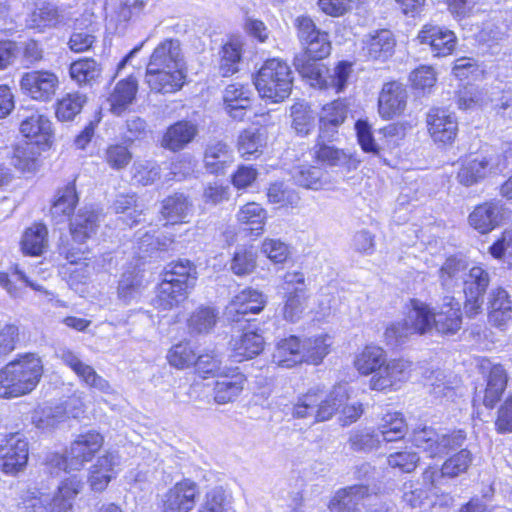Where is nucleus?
Here are the masks:
<instances>
[{"instance_id":"nucleus-28","label":"nucleus","mask_w":512,"mask_h":512,"mask_svg":"<svg viewBox=\"0 0 512 512\" xmlns=\"http://www.w3.org/2000/svg\"><path fill=\"white\" fill-rule=\"evenodd\" d=\"M105 453L98 457L91 467L88 478L90 487L95 492H102L113 477V469L118 465L117 450H103Z\"/></svg>"},{"instance_id":"nucleus-57","label":"nucleus","mask_w":512,"mask_h":512,"mask_svg":"<svg viewBox=\"0 0 512 512\" xmlns=\"http://www.w3.org/2000/svg\"><path fill=\"white\" fill-rule=\"evenodd\" d=\"M413 335L416 334L406 318L388 325L384 333L387 344L391 346H399L408 341Z\"/></svg>"},{"instance_id":"nucleus-16","label":"nucleus","mask_w":512,"mask_h":512,"mask_svg":"<svg viewBox=\"0 0 512 512\" xmlns=\"http://www.w3.org/2000/svg\"><path fill=\"white\" fill-rule=\"evenodd\" d=\"M470 462V450H459L444 462L440 470L427 469L423 473V478L425 481H430L434 494L439 496V485L443 484L445 478H453L466 471Z\"/></svg>"},{"instance_id":"nucleus-44","label":"nucleus","mask_w":512,"mask_h":512,"mask_svg":"<svg viewBox=\"0 0 512 512\" xmlns=\"http://www.w3.org/2000/svg\"><path fill=\"white\" fill-rule=\"evenodd\" d=\"M266 219V210L255 202L245 204L237 213L238 222L256 235L263 232Z\"/></svg>"},{"instance_id":"nucleus-33","label":"nucleus","mask_w":512,"mask_h":512,"mask_svg":"<svg viewBox=\"0 0 512 512\" xmlns=\"http://www.w3.org/2000/svg\"><path fill=\"white\" fill-rule=\"evenodd\" d=\"M468 271L467 261L458 256L448 257L439 270V281L443 289L450 291L463 284Z\"/></svg>"},{"instance_id":"nucleus-64","label":"nucleus","mask_w":512,"mask_h":512,"mask_svg":"<svg viewBox=\"0 0 512 512\" xmlns=\"http://www.w3.org/2000/svg\"><path fill=\"white\" fill-rule=\"evenodd\" d=\"M198 512H235L225 505V493L221 488H214L207 492L205 501Z\"/></svg>"},{"instance_id":"nucleus-12","label":"nucleus","mask_w":512,"mask_h":512,"mask_svg":"<svg viewBox=\"0 0 512 512\" xmlns=\"http://www.w3.org/2000/svg\"><path fill=\"white\" fill-rule=\"evenodd\" d=\"M428 132L435 143L452 144L457 136L458 122L454 114L440 108H433L427 113Z\"/></svg>"},{"instance_id":"nucleus-45","label":"nucleus","mask_w":512,"mask_h":512,"mask_svg":"<svg viewBox=\"0 0 512 512\" xmlns=\"http://www.w3.org/2000/svg\"><path fill=\"white\" fill-rule=\"evenodd\" d=\"M56 357L77 376L81 384L94 371V367L84 362L81 354L70 347H59L56 350Z\"/></svg>"},{"instance_id":"nucleus-11","label":"nucleus","mask_w":512,"mask_h":512,"mask_svg":"<svg viewBox=\"0 0 512 512\" xmlns=\"http://www.w3.org/2000/svg\"><path fill=\"white\" fill-rule=\"evenodd\" d=\"M412 363L404 359L386 361L370 379V388L376 391L397 390L411 373Z\"/></svg>"},{"instance_id":"nucleus-49","label":"nucleus","mask_w":512,"mask_h":512,"mask_svg":"<svg viewBox=\"0 0 512 512\" xmlns=\"http://www.w3.org/2000/svg\"><path fill=\"white\" fill-rule=\"evenodd\" d=\"M306 299V289L303 287L289 291L282 309L283 318L292 323L298 322L305 310Z\"/></svg>"},{"instance_id":"nucleus-19","label":"nucleus","mask_w":512,"mask_h":512,"mask_svg":"<svg viewBox=\"0 0 512 512\" xmlns=\"http://www.w3.org/2000/svg\"><path fill=\"white\" fill-rule=\"evenodd\" d=\"M422 44H428L434 56L444 57L450 55L456 46V36L453 31L442 27L427 24L418 34Z\"/></svg>"},{"instance_id":"nucleus-61","label":"nucleus","mask_w":512,"mask_h":512,"mask_svg":"<svg viewBox=\"0 0 512 512\" xmlns=\"http://www.w3.org/2000/svg\"><path fill=\"white\" fill-rule=\"evenodd\" d=\"M114 210L116 213H127L129 210H132L127 215V218L124 220L127 225L130 227L141 222L140 216L142 215V209H139L136 204L135 195H120L114 202Z\"/></svg>"},{"instance_id":"nucleus-3","label":"nucleus","mask_w":512,"mask_h":512,"mask_svg":"<svg viewBox=\"0 0 512 512\" xmlns=\"http://www.w3.org/2000/svg\"><path fill=\"white\" fill-rule=\"evenodd\" d=\"M43 374L40 358L28 354L0 370V397L15 398L30 393Z\"/></svg>"},{"instance_id":"nucleus-30","label":"nucleus","mask_w":512,"mask_h":512,"mask_svg":"<svg viewBox=\"0 0 512 512\" xmlns=\"http://www.w3.org/2000/svg\"><path fill=\"white\" fill-rule=\"evenodd\" d=\"M252 92L248 87L235 83L228 85L223 93L226 112L234 119L242 120L245 110L251 105Z\"/></svg>"},{"instance_id":"nucleus-60","label":"nucleus","mask_w":512,"mask_h":512,"mask_svg":"<svg viewBox=\"0 0 512 512\" xmlns=\"http://www.w3.org/2000/svg\"><path fill=\"white\" fill-rule=\"evenodd\" d=\"M292 127L302 136L309 134L313 128V116L305 104L296 103L291 107Z\"/></svg>"},{"instance_id":"nucleus-59","label":"nucleus","mask_w":512,"mask_h":512,"mask_svg":"<svg viewBox=\"0 0 512 512\" xmlns=\"http://www.w3.org/2000/svg\"><path fill=\"white\" fill-rule=\"evenodd\" d=\"M132 153L122 144L110 145L104 154L105 162L114 170L126 168L132 160Z\"/></svg>"},{"instance_id":"nucleus-22","label":"nucleus","mask_w":512,"mask_h":512,"mask_svg":"<svg viewBox=\"0 0 512 512\" xmlns=\"http://www.w3.org/2000/svg\"><path fill=\"white\" fill-rule=\"evenodd\" d=\"M21 134L33 140L36 144L48 145L53 138L52 123L49 118L39 111H31L23 115L20 123Z\"/></svg>"},{"instance_id":"nucleus-43","label":"nucleus","mask_w":512,"mask_h":512,"mask_svg":"<svg viewBox=\"0 0 512 512\" xmlns=\"http://www.w3.org/2000/svg\"><path fill=\"white\" fill-rule=\"evenodd\" d=\"M428 392L436 399L453 400L456 396L457 381L443 371H432L427 377Z\"/></svg>"},{"instance_id":"nucleus-39","label":"nucleus","mask_w":512,"mask_h":512,"mask_svg":"<svg viewBox=\"0 0 512 512\" xmlns=\"http://www.w3.org/2000/svg\"><path fill=\"white\" fill-rule=\"evenodd\" d=\"M137 92V80L133 77L119 81L108 98L110 110L120 115L132 103Z\"/></svg>"},{"instance_id":"nucleus-56","label":"nucleus","mask_w":512,"mask_h":512,"mask_svg":"<svg viewBox=\"0 0 512 512\" xmlns=\"http://www.w3.org/2000/svg\"><path fill=\"white\" fill-rule=\"evenodd\" d=\"M170 365L184 369L195 364L196 353L190 343L180 342L171 347L167 355Z\"/></svg>"},{"instance_id":"nucleus-52","label":"nucleus","mask_w":512,"mask_h":512,"mask_svg":"<svg viewBox=\"0 0 512 512\" xmlns=\"http://www.w3.org/2000/svg\"><path fill=\"white\" fill-rule=\"evenodd\" d=\"M86 103V96L80 93H68L63 96L56 107V117L60 121H70L79 114Z\"/></svg>"},{"instance_id":"nucleus-63","label":"nucleus","mask_w":512,"mask_h":512,"mask_svg":"<svg viewBox=\"0 0 512 512\" xmlns=\"http://www.w3.org/2000/svg\"><path fill=\"white\" fill-rule=\"evenodd\" d=\"M256 267V255L252 250L241 249L237 251L231 261V270L238 276L253 272Z\"/></svg>"},{"instance_id":"nucleus-24","label":"nucleus","mask_w":512,"mask_h":512,"mask_svg":"<svg viewBox=\"0 0 512 512\" xmlns=\"http://www.w3.org/2000/svg\"><path fill=\"white\" fill-rule=\"evenodd\" d=\"M218 377L219 379L215 382L213 388L214 400L218 404L234 401L243 390L246 382L245 375L238 371V368H229Z\"/></svg>"},{"instance_id":"nucleus-38","label":"nucleus","mask_w":512,"mask_h":512,"mask_svg":"<svg viewBox=\"0 0 512 512\" xmlns=\"http://www.w3.org/2000/svg\"><path fill=\"white\" fill-rule=\"evenodd\" d=\"M395 46L392 32L386 29L377 31L366 41L363 48L365 55L373 60H385L391 56Z\"/></svg>"},{"instance_id":"nucleus-6","label":"nucleus","mask_w":512,"mask_h":512,"mask_svg":"<svg viewBox=\"0 0 512 512\" xmlns=\"http://www.w3.org/2000/svg\"><path fill=\"white\" fill-rule=\"evenodd\" d=\"M347 400L343 387H335L327 394L321 389H310L300 396L293 406L292 416L303 419L314 417L316 422L329 420L334 412Z\"/></svg>"},{"instance_id":"nucleus-36","label":"nucleus","mask_w":512,"mask_h":512,"mask_svg":"<svg viewBox=\"0 0 512 512\" xmlns=\"http://www.w3.org/2000/svg\"><path fill=\"white\" fill-rule=\"evenodd\" d=\"M332 339L327 334L306 337L301 340L303 362L318 365L329 353Z\"/></svg>"},{"instance_id":"nucleus-47","label":"nucleus","mask_w":512,"mask_h":512,"mask_svg":"<svg viewBox=\"0 0 512 512\" xmlns=\"http://www.w3.org/2000/svg\"><path fill=\"white\" fill-rule=\"evenodd\" d=\"M265 145V132L259 128L245 129L238 137V150L243 157L261 153Z\"/></svg>"},{"instance_id":"nucleus-17","label":"nucleus","mask_w":512,"mask_h":512,"mask_svg":"<svg viewBox=\"0 0 512 512\" xmlns=\"http://www.w3.org/2000/svg\"><path fill=\"white\" fill-rule=\"evenodd\" d=\"M199 133L198 125L189 120H179L167 127L160 145L171 152H179L192 143Z\"/></svg>"},{"instance_id":"nucleus-41","label":"nucleus","mask_w":512,"mask_h":512,"mask_svg":"<svg viewBox=\"0 0 512 512\" xmlns=\"http://www.w3.org/2000/svg\"><path fill=\"white\" fill-rule=\"evenodd\" d=\"M507 386V373L501 365H494L487 377L483 403L486 407L493 408L500 400Z\"/></svg>"},{"instance_id":"nucleus-9","label":"nucleus","mask_w":512,"mask_h":512,"mask_svg":"<svg viewBox=\"0 0 512 512\" xmlns=\"http://www.w3.org/2000/svg\"><path fill=\"white\" fill-rule=\"evenodd\" d=\"M490 281V273L482 266L468 269L462 284L465 295L464 310L468 317H474L481 311L483 296Z\"/></svg>"},{"instance_id":"nucleus-34","label":"nucleus","mask_w":512,"mask_h":512,"mask_svg":"<svg viewBox=\"0 0 512 512\" xmlns=\"http://www.w3.org/2000/svg\"><path fill=\"white\" fill-rule=\"evenodd\" d=\"M99 215L93 209L84 207L70 221V232L73 240L79 243L85 242L96 232Z\"/></svg>"},{"instance_id":"nucleus-32","label":"nucleus","mask_w":512,"mask_h":512,"mask_svg":"<svg viewBox=\"0 0 512 512\" xmlns=\"http://www.w3.org/2000/svg\"><path fill=\"white\" fill-rule=\"evenodd\" d=\"M301 352V339L291 335L277 342L272 360L280 367L291 368L303 362Z\"/></svg>"},{"instance_id":"nucleus-1","label":"nucleus","mask_w":512,"mask_h":512,"mask_svg":"<svg viewBox=\"0 0 512 512\" xmlns=\"http://www.w3.org/2000/svg\"><path fill=\"white\" fill-rule=\"evenodd\" d=\"M184 59L178 39H165L153 50L146 67L145 82L156 93H173L184 84Z\"/></svg>"},{"instance_id":"nucleus-62","label":"nucleus","mask_w":512,"mask_h":512,"mask_svg":"<svg viewBox=\"0 0 512 512\" xmlns=\"http://www.w3.org/2000/svg\"><path fill=\"white\" fill-rule=\"evenodd\" d=\"M29 450H7L0 456V468L6 474H15L21 471L28 462Z\"/></svg>"},{"instance_id":"nucleus-26","label":"nucleus","mask_w":512,"mask_h":512,"mask_svg":"<svg viewBox=\"0 0 512 512\" xmlns=\"http://www.w3.org/2000/svg\"><path fill=\"white\" fill-rule=\"evenodd\" d=\"M503 211V205L499 201L485 202L470 213L469 223L480 233H488L499 225Z\"/></svg>"},{"instance_id":"nucleus-20","label":"nucleus","mask_w":512,"mask_h":512,"mask_svg":"<svg viewBox=\"0 0 512 512\" xmlns=\"http://www.w3.org/2000/svg\"><path fill=\"white\" fill-rule=\"evenodd\" d=\"M461 324L460 303L452 296H445L439 311H433V329L443 335H452L461 328Z\"/></svg>"},{"instance_id":"nucleus-5","label":"nucleus","mask_w":512,"mask_h":512,"mask_svg":"<svg viewBox=\"0 0 512 512\" xmlns=\"http://www.w3.org/2000/svg\"><path fill=\"white\" fill-rule=\"evenodd\" d=\"M295 66L299 74L308 81L310 86L318 89H334L343 92L353 72V64L340 61L332 71L315 59L297 58Z\"/></svg>"},{"instance_id":"nucleus-2","label":"nucleus","mask_w":512,"mask_h":512,"mask_svg":"<svg viewBox=\"0 0 512 512\" xmlns=\"http://www.w3.org/2000/svg\"><path fill=\"white\" fill-rule=\"evenodd\" d=\"M197 268L188 259L169 263L159 284L154 306L160 310H171L184 302L197 282Z\"/></svg>"},{"instance_id":"nucleus-55","label":"nucleus","mask_w":512,"mask_h":512,"mask_svg":"<svg viewBox=\"0 0 512 512\" xmlns=\"http://www.w3.org/2000/svg\"><path fill=\"white\" fill-rule=\"evenodd\" d=\"M313 155L317 161L328 166L347 165L351 160L350 155L343 150L320 142L314 146Z\"/></svg>"},{"instance_id":"nucleus-31","label":"nucleus","mask_w":512,"mask_h":512,"mask_svg":"<svg viewBox=\"0 0 512 512\" xmlns=\"http://www.w3.org/2000/svg\"><path fill=\"white\" fill-rule=\"evenodd\" d=\"M233 163L230 147L223 141H211L204 153V167L210 174H224Z\"/></svg>"},{"instance_id":"nucleus-29","label":"nucleus","mask_w":512,"mask_h":512,"mask_svg":"<svg viewBox=\"0 0 512 512\" xmlns=\"http://www.w3.org/2000/svg\"><path fill=\"white\" fill-rule=\"evenodd\" d=\"M233 351L232 356L236 361L252 359L258 356L263 350L265 341L261 334L254 330H246L230 341Z\"/></svg>"},{"instance_id":"nucleus-18","label":"nucleus","mask_w":512,"mask_h":512,"mask_svg":"<svg viewBox=\"0 0 512 512\" xmlns=\"http://www.w3.org/2000/svg\"><path fill=\"white\" fill-rule=\"evenodd\" d=\"M372 497L368 486L353 485L338 490L330 500L328 508L330 512H355L359 505L365 506L366 501Z\"/></svg>"},{"instance_id":"nucleus-58","label":"nucleus","mask_w":512,"mask_h":512,"mask_svg":"<svg viewBox=\"0 0 512 512\" xmlns=\"http://www.w3.org/2000/svg\"><path fill=\"white\" fill-rule=\"evenodd\" d=\"M196 371L204 378L207 375L220 376L229 368L222 367V361L214 352L199 355L195 361Z\"/></svg>"},{"instance_id":"nucleus-4","label":"nucleus","mask_w":512,"mask_h":512,"mask_svg":"<svg viewBox=\"0 0 512 512\" xmlns=\"http://www.w3.org/2000/svg\"><path fill=\"white\" fill-rule=\"evenodd\" d=\"M254 84L262 98L273 103L282 102L292 91L293 73L285 61L269 59L258 71Z\"/></svg>"},{"instance_id":"nucleus-27","label":"nucleus","mask_w":512,"mask_h":512,"mask_svg":"<svg viewBox=\"0 0 512 512\" xmlns=\"http://www.w3.org/2000/svg\"><path fill=\"white\" fill-rule=\"evenodd\" d=\"M489 322L499 328L512 319V301L502 287L494 288L488 295Z\"/></svg>"},{"instance_id":"nucleus-48","label":"nucleus","mask_w":512,"mask_h":512,"mask_svg":"<svg viewBox=\"0 0 512 512\" xmlns=\"http://www.w3.org/2000/svg\"><path fill=\"white\" fill-rule=\"evenodd\" d=\"M218 321V312L212 307H199L188 319L190 333H209Z\"/></svg>"},{"instance_id":"nucleus-8","label":"nucleus","mask_w":512,"mask_h":512,"mask_svg":"<svg viewBox=\"0 0 512 512\" xmlns=\"http://www.w3.org/2000/svg\"><path fill=\"white\" fill-rule=\"evenodd\" d=\"M407 431L402 414L399 412H388L382 418L381 428L378 431L365 428L355 431L350 436L352 446L358 448H375L384 443L401 440Z\"/></svg>"},{"instance_id":"nucleus-23","label":"nucleus","mask_w":512,"mask_h":512,"mask_svg":"<svg viewBox=\"0 0 512 512\" xmlns=\"http://www.w3.org/2000/svg\"><path fill=\"white\" fill-rule=\"evenodd\" d=\"M348 112V104L345 99H338L324 105L319 115V138L329 139L337 133L338 128L344 123Z\"/></svg>"},{"instance_id":"nucleus-25","label":"nucleus","mask_w":512,"mask_h":512,"mask_svg":"<svg viewBox=\"0 0 512 512\" xmlns=\"http://www.w3.org/2000/svg\"><path fill=\"white\" fill-rule=\"evenodd\" d=\"M193 202L189 195L175 192L162 200L160 214L169 224L186 223L191 215Z\"/></svg>"},{"instance_id":"nucleus-50","label":"nucleus","mask_w":512,"mask_h":512,"mask_svg":"<svg viewBox=\"0 0 512 512\" xmlns=\"http://www.w3.org/2000/svg\"><path fill=\"white\" fill-rule=\"evenodd\" d=\"M78 200L75 185L73 183L67 184L57 192L56 200L51 208L52 215L60 218L70 216Z\"/></svg>"},{"instance_id":"nucleus-35","label":"nucleus","mask_w":512,"mask_h":512,"mask_svg":"<svg viewBox=\"0 0 512 512\" xmlns=\"http://www.w3.org/2000/svg\"><path fill=\"white\" fill-rule=\"evenodd\" d=\"M294 182L306 189L321 190L330 185L328 173L320 167L300 165L293 169Z\"/></svg>"},{"instance_id":"nucleus-37","label":"nucleus","mask_w":512,"mask_h":512,"mask_svg":"<svg viewBox=\"0 0 512 512\" xmlns=\"http://www.w3.org/2000/svg\"><path fill=\"white\" fill-rule=\"evenodd\" d=\"M405 318L416 335H424L433 330V310L420 300H411V308Z\"/></svg>"},{"instance_id":"nucleus-10","label":"nucleus","mask_w":512,"mask_h":512,"mask_svg":"<svg viewBox=\"0 0 512 512\" xmlns=\"http://www.w3.org/2000/svg\"><path fill=\"white\" fill-rule=\"evenodd\" d=\"M58 77L47 70H35L22 74L19 85L21 92L33 100L47 102L55 95Z\"/></svg>"},{"instance_id":"nucleus-7","label":"nucleus","mask_w":512,"mask_h":512,"mask_svg":"<svg viewBox=\"0 0 512 512\" xmlns=\"http://www.w3.org/2000/svg\"><path fill=\"white\" fill-rule=\"evenodd\" d=\"M81 486V481L71 476L57 484V492L52 497L39 489L29 490L22 504L28 512H71L72 499L80 492Z\"/></svg>"},{"instance_id":"nucleus-51","label":"nucleus","mask_w":512,"mask_h":512,"mask_svg":"<svg viewBox=\"0 0 512 512\" xmlns=\"http://www.w3.org/2000/svg\"><path fill=\"white\" fill-rule=\"evenodd\" d=\"M47 243V228L43 224H35L28 228L22 239V249L26 254L40 255Z\"/></svg>"},{"instance_id":"nucleus-15","label":"nucleus","mask_w":512,"mask_h":512,"mask_svg":"<svg viewBox=\"0 0 512 512\" xmlns=\"http://www.w3.org/2000/svg\"><path fill=\"white\" fill-rule=\"evenodd\" d=\"M199 489L188 479L176 483L163 497L162 512H189L196 505Z\"/></svg>"},{"instance_id":"nucleus-40","label":"nucleus","mask_w":512,"mask_h":512,"mask_svg":"<svg viewBox=\"0 0 512 512\" xmlns=\"http://www.w3.org/2000/svg\"><path fill=\"white\" fill-rule=\"evenodd\" d=\"M386 362V352L379 346L367 345L354 359V366L362 375L375 374Z\"/></svg>"},{"instance_id":"nucleus-21","label":"nucleus","mask_w":512,"mask_h":512,"mask_svg":"<svg viewBox=\"0 0 512 512\" xmlns=\"http://www.w3.org/2000/svg\"><path fill=\"white\" fill-rule=\"evenodd\" d=\"M407 101V91L403 84L399 82L386 83L378 99L379 113L385 119H391L400 115Z\"/></svg>"},{"instance_id":"nucleus-14","label":"nucleus","mask_w":512,"mask_h":512,"mask_svg":"<svg viewBox=\"0 0 512 512\" xmlns=\"http://www.w3.org/2000/svg\"><path fill=\"white\" fill-rule=\"evenodd\" d=\"M95 451L71 449L52 452L46 457L45 472L58 476L61 472L78 471L92 459Z\"/></svg>"},{"instance_id":"nucleus-13","label":"nucleus","mask_w":512,"mask_h":512,"mask_svg":"<svg viewBox=\"0 0 512 512\" xmlns=\"http://www.w3.org/2000/svg\"><path fill=\"white\" fill-rule=\"evenodd\" d=\"M266 300L264 295L251 288L242 290L235 295L226 307V317L232 322H239L249 314H257L263 310Z\"/></svg>"},{"instance_id":"nucleus-54","label":"nucleus","mask_w":512,"mask_h":512,"mask_svg":"<svg viewBox=\"0 0 512 512\" xmlns=\"http://www.w3.org/2000/svg\"><path fill=\"white\" fill-rule=\"evenodd\" d=\"M12 164L22 172L34 171L36 169L35 145L27 141H22L15 145Z\"/></svg>"},{"instance_id":"nucleus-53","label":"nucleus","mask_w":512,"mask_h":512,"mask_svg":"<svg viewBox=\"0 0 512 512\" xmlns=\"http://www.w3.org/2000/svg\"><path fill=\"white\" fill-rule=\"evenodd\" d=\"M241 54L242 43L239 39H232L223 46L220 61V71L223 76H229L238 70Z\"/></svg>"},{"instance_id":"nucleus-46","label":"nucleus","mask_w":512,"mask_h":512,"mask_svg":"<svg viewBox=\"0 0 512 512\" xmlns=\"http://www.w3.org/2000/svg\"><path fill=\"white\" fill-rule=\"evenodd\" d=\"M101 66L91 58L74 61L70 65V76L79 85H91L101 75Z\"/></svg>"},{"instance_id":"nucleus-42","label":"nucleus","mask_w":512,"mask_h":512,"mask_svg":"<svg viewBox=\"0 0 512 512\" xmlns=\"http://www.w3.org/2000/svg\"><path fill=\"white\" fill-rule=\"evenodd\" d=\"M491 161L487 157H477L465 161L457 174L458 181L464 186H472L485 178Z\"/></svg>"}]
</instances>
